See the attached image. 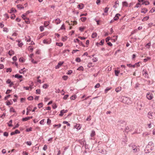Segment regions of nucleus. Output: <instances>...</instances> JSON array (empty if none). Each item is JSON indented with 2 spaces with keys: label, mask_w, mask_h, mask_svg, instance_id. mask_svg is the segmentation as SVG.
<instances>
[{
  "label": "nucleus",
  "mask_w": 155,
  "mask_h": 155,
  "mask_svg": "<svg viewBox=\"0 0 155 155\" xmlns=\"http://www.w3.org/2000/svg\"><path fill=\"white\" fill-rule=\"evenodd\" d=\"M122 102L123 103L129 104L130 103V100L127 97H124V98L122 100Z\"/></svg>",
  "instance_id": "obj_1"
},
{
  "label": "nucleus",
  "mask_w": 155,
  "mask_h": 155,
  "mask_svg": "<svg viewBox=\"0 0 155 155\" xmlns=\"http://www.w3.org/2000/svg\"><path fill=\"white\" fill-rule=\"evenodd\" d=\"M147 97L149 100H151L153 98V94L150 92L148 93L147 94Z\"/></svg>",
  "instance_id": "obj_2"
},
{
  "label": "nucleus",
  "mask_w": 155,
  "mask_h": 155,
  "mask_svg": "<svg viewBox=\"0 0 155 155\" xmlns=\"http://www.w3.org/2000/svg\"><path fill=\"white\" fill-rule=\"evenodd\" d=\"M4 25L1 23V28H2L3 31L5 33H7L8 31V29L5 27H4Z\"/></svg>",
  "instance_id": "obj_3"
},
{
  "label": "nucleus",
  "mask_w": 155,
  "mask_h": 155,
  "mask_svg": "<svg viewBox=\"0 0 155 155\" xmlns=\"http://www.w3.org/2000/svg\"><path fill=\"white\" fill-rule=\"evenodd\" d=\"M81 127V126L79 124H76L74 126V128H76L78 130H80Z\"/></svg>",
  "instance_id": "obj_4"
},
{
  "label": "nucleus",
  "mask_w": 155,
  "mask_h": 155,
  "mask_svg": "<svg viewBox=\"0 0 155 155\" xmlns=\"http://www.w3.org/2000/svg\"><path fill=\"white\" fill-rule=\"evenodd\" d=\"M148 10L146 8H141V12L145 14L148 11Z\"/></svg>",
  "instance_id": "obj_5"
},
{
  "label": "nucleus",
  "mask_w": 155,
  "mask_h": 155,
  "mask_svg": "<svg viewBox=\"0 0 155 155\" xmlns=\"http://www.w3.org/2000/svg\"><path fill=\"white\" fill-rule=\"evenodd\" d=\"M51 40L45 39L43 40V42L45 44H49L51 42Z\"/></svg>",
  "instance_id": "obj_6"
},
{
  "label": "nucleus",
  "mask_w": 155,
  "mask_h": 155,
  "mask_svg": "<svg viewBox=\"0 0 155 155\" xmlns=\"http://www.w3.org/2000/svg\"><path fill=\"white\" fill-rule=\"evenodd\" d=\"M153 113L151 111L149 112L147 114V116L150 119L153 118Z\"/></svg>",
  "instance_id": "obj_7"
},
{
  "label": "nucleus",
  "mask_w": 155,
  "mask_h": 155,
  "mask_svg": "<svg viewBox=\"0 0 155 155\" xmlns=\"http://www.w3.org/2000/svg\"><path fill=\"white\" fill-rule=\"evenodd\" d=\"M132 147L134 152L136 153L139 150V149L137 148V147H136L135 145L133 146Z\"/></svg>",
  "instance_id": "obj_8"
},
{
  "label": "nucleus",
  "mask_w": 155,
  "mask_h": 155,
  "mask_svg": "<svg viewBox=\"0 0 155 155\" xmlns=\"http://www.w3.org/2000/svg\"><path fill=\"white\" fill-rule=\"evenodd\" d=\"M64 63V62L60 61L58 63V64L56 66L55 68H59L60 67V66Z\"/></svg>",
  "instance_id": "obj_9"
},
{
  "label": "nucleus",
  "mask_w": 155,
  "mask_h": 155,
  "mask_svg": "<svg viewBox=\"0 0 155 155\" xmlns=\"http://www.w3.org/2000/svg\"><path fill=\"white\" fill-rule=\"evenodd\" d=\"M67 111H68L67 110H61V111L60 112V113L59 114V115L60 116H62L64 114V113L67 112Z\"/></svg>",
  "instance_id": "obj_10"
},
{
  "label": "nucleus",
  "mask_w": 155,
  "mask_h": 155,
  "mask_svg": "<svg viewBox=\"0 0 155 155\" xmlns=\"http://www.w3.org/2000/svg\"><path fill=\"white\" fill-rule=\"evenodd\" d=\"M32 118V117H26L25 118H23L22 119V120L24 121H26L29 120Z\"/></svg>",
  "instance_id": "obj_11"
},
{
  "label": "nucleus",
  "mask_w": 155,
  "mask_h": 155,
  "mask_svg": "<svg viewBox=\"0 0 155 155\" xmlns=\"http://www.w3.org/2000/svg\"><path fill=\"white\" fill-rule=\"evenodd\" d=\"M120 16V15L119 14H117L115 17L114 18V21L117 20L119 18V16Z\"/></svg>",
  "instance_id": "obj_12"
},
{
  "label": "nucleus",
  "mask_w": 155,
  "mask_h": 155,
  "mask_svg": "<svg viewBox=\"0 0 155 155\" xmlns=\"http://www.w3.org/2000/svg\"><path fill=\"white\" fill-rule=\"evenodd\" d=\"M150 4L149 2L148 1H145L144 0L143 2L142 3V5L144 4L145 5H149Z\"/></svg>",
  "instance_id": "obj_13"
},
{
  "label": "nucleus",
  "mask_w": 155,
  "mask_h": 155,
  "mask_svg": "<svg viewBox=\"0 0 155 155\" xmlns=\"http://www.w3.org/2000/svg\"><path fill=\"white\" fill-rule=\"evenodd\" d=\"M84 6V4L81 3L78 5V7L80 9H82L83 8Z\"/></svg>",
  "instance_id": "obj_14"
},
{
  "label": "nucleus",
  "mask_w": 155,
  "mask_h": 155,
  "mask_svg": "<svg viewBox=\"0 0 155 155\" xmlns=\"http://www.w3.org/2000/svg\"><path fill=\"white\" fill-rule=\"evenodd\" d=\"M122 88L121 87H119L116 88L115 89V91L116 92H118L121 91Z\"/></svg>",
  "instance_id": "obj_15"
},
{
  "label": "nucleus",
  "mask_w": 155,
  "mask_h": 155,
  "mask_svg": "<svg viewBox=\"0 0 155 155\" xmlns=\"http://www.w3.org/2000/svg\"><path fill=\"white\" fill-rule=\"evenodd\" d=\"M122 5L124 7H127L128 6V4L126 2H122Z\"/></svg>",
  "instance_id": "obj_16"
},
{
  "label": "nucleus",
  "mask_w": 155,
  "mask_h": 155,
  "mask_svg": "<svg viewBox=\"0 0 155 155\" xmlns=\"http://www.w3.org/2000/svg\"><path fill=\"white\" fill-rule=\"evenodd\" d=\"M15 78H22V75H20L18 74H16L15 75Z\"/></svg>",
  "instance_id": "obj_17"
},
{
  "label": "nucleus",
  "mask_w": 155,
  "mask_h": 155,
  "mask_svg": "<svg viewBox=\"0 0 155 155\" xmlns=\"http://www.w3.org/2000/svg\"><path fill=\"white\" fill-rule=\"evenodd\" d=\"M55 23L58 25L61 22V20L59 19H57L55 20Z\"/></svg>",
  "instance_id": "obj_18"
},
{
  "label": "nucleus",
  "mask_w": 155,
  "mask_h": 155,
  "mask_svg": "<svg viewBox=\"0 0 155 155\" xmlns=\"http://www.w3.org/2000/svg\"><path fill=\"white\" fill-rule=\"evenodd\" d=\"M14 53V51L12 50H11L9 51L8 52V54L10 56H11Z\"/></svg>",
  "instance_id": "obj_19"
},
{
  "label": "nucleus",
  "mask_w": 155,
  "mask_h": 155,
  "mask_svg": "<svg viewBox=\"0 0 155 155\" xmlns=\"http://www.w3.org/2000/svg\"><path fill=\"white\" fill-rule=\"evenodd\" d=\"M141 5V4L140 3H137L135 6V8H138L140 7Z\"/></svg>",
  "instance_id": "obj_20"
},
{
  "label": "nucleus",
  "mask_w": 155,
  "mask_h": 155,
  "mask_svg": "<svg viewBox=\"0 0 155 155\" xmlns=\"http://www.w3.org/2000/svg\"><path fill=\"white\" fill-rule=\"evenodd\" d=\"M19 61L20 62L23 63L25 61V60L23 58H21L19 59Z\"/></svg>",
  "instance_id": "obj_21"
},
{
  "label": "nucleus",
  "mask_w": 155,
  "mask_h": 155,
  "mask_svg": "<svg viewBox=\"0 0 155 155\" xmlns=\"http://www.w3.org/2000/svg\"><path fill=\"white\" fill-rule=\"evenodd\" d=\"M43 88H47L48 87V85L47 84H45L43 85Z\"/></svg>",
  "instance_id": "obj_22"
},
{
  "label": "nucleus",
  "mask_w": 155,
  "mask_h": 155,
  "mask_svg": "<svg viewBox=\"0 0 155 155\" xmlns=\"http://www.w3.org/2000/svg\"><path fill=\"white\" fill-rule=\"evenodd\" d=\"M149 17L148 16H146L145 17H144L143 18V19L142 20V21H143L145 20H148L149 19Z\"/></svg>",
  "instance_id": "obj_23"
},
{
  "label": "nucleus",
  "mask_w": 155,
  "mask_h": 155,
  "mask_svg": "<svg viewBox=\"0 0 155 155\" xmlns=\"http://www.w3.org/2000/svg\"><path fill=\"white\" fill-rule=\"evenodd\" d=\"M76 98V95H74L72 96H71V97L70 99L71 100H75Z\"/></svg>",
  "instance_id": "obj_24"
},
{
  "label": "nucleus",
  "mask_w": 155,
  "mask_h": 155,
  "mask_svg": "<svg viewBox=\"0 0 155 155\" xmlns=\"http://www.w3.org/2000/svg\"><path fill=\"white\" fill-rule=\"evenodd\" d=\"M97 34L96 33H93L92 35V38H96L97 37Z\"/></svg>",
  "instance_id": "obj_25"
},
{
  "label": "nucleus",
  "mask_w": 155,
  "mask_h": 155,
  "mask_svg": "<svg viewBox=\"0 0 155 155\" xmlns=\"http://www.w3.org/2000/svg\"><path fill=\"white\" fill-rule=\"evenodd\" d=\"M95 135V133L94 131L92 130L91 133V137H94Z\"/></svg>",
  "instance_id": "obj_26"
},
{
  "label": "nucleus",
  "mask_w": 155,
  "mask_h": 155,
  "mask_svg": "<svg viewBox=\"0 0 155 155\" xmlns=\"http://www.w3.org/2000/svg\"><path fill=\"white\" fill-rule=\"evenodd\" d=\"M120 71L118 70H115V74L116 76H118V74L120 73Z\"/></svg>",
  "instance_id": "obj_27"
},
{
  "label": "nucleus",
  "mask_w": 155,
  "mask_h": 155,
  "mask_svg": "<svg viewBox=\"0 0 155 155\" xmlns=\"http://www.w3.org/2000/svg\"><path fill=\"white\" fill-rule=\"evenodd\" d=\"M17 6L18 8H19L21 9L24 8V7L22 5H21L20 4L17 5Z\"/></svg>",
  "instance_id": "obj_28"
},
{
  "label": "nucleus",
  "mask_w": 155,
  "mask_h": 155,
  "mask_svg": "<svg viewBox=\"0 0 155 155\" xmlns=\"http://www.w3.org/2000/svg\"><path fill=\"white\" fill-rule=\"evenodd\" d=\"M33 48L31 46H29L28 48V50L30 51H31V52H32L33 51Z\"/></svg>",
  "instance_id": "obj_29"
},
{
  "label": "nucleus",
  "mask_w": 155,
  "mask_h": 155,
  "mask_svg": "<svg viewBox=\"0 0 155 155\" xmlns=\"http://www.w3.org/2000/svg\"><path fill=\"white\" fill-rule=\"evenodd\" d=\"M53 126L54 127H57L58 128L61 127V125L60 124H58V125L54 124V125Z\"/></svg>",
  "instance_id": "obj_30"
},
{
  "label": "nucleus",
  "mask_w": 155,
  "mask_h": 155,
  "mask_svg": "<svg viewBox=\"0 0 155 155\" xmlns=\"http://www.w3.org/2000/svg\"><path fill=\"white\" fill-rule=\"evenodd\" d=\"M155 11V8L153 7V8L149 11V12L150 13H152L154 12Z\"/></svg>",
  "instance_id": "obj_31"
},
{
  "label": "nucleus",
  "mask_w": 155,
  "mask_h": 155,
  "mask_svg": "<svg viewBox=\"0 0 155 155\" xmlns=\"http://www.w3.org/2000/svg\"><path fill=\"white\" fill-rule=\"evenodd\" d=\"M41 93V91L39 89H37L36 90V93L37 94H40Z\"/></svg>",
  "instance_id": "obj_32"
},
{
  "label": "nucleus",
  "mask_w": 155,
  "mask_h": 155,
  "mask_svg": "<svg viewBox=\"0 0 155 155\" xmlns=\"http://www.w3.org/2000/svg\"><path fill=\"white\" fill-rule=\"evenodd\" d=\"M56 45H57L58 46H60V47L62 46L63 45V43H61L57 42V43H56Z\"/></svg>",
  "instance_id": "obj_33"
},
{
  "label": "nucleus",
  "mask_w": 155,
  "mask_h": 155,
  "mask_svg": "<svg viewBox=\"0 0 155 155\" xmlns=\"http://www.w3.org/2000/svg\"><path fill=\"white\" fill-rule=\"evenodd\" d=\"M86 19H87V18L86 17H81V21L83 22L85 21Z\"/></svg>",
  "instance_id": "obj_34"
},
{
  "label": "nucleus",
  "mask_w": 155,
  "mask_h": 155,
  "mask_svg": "<svg viewBox=\"0 0 155 155\" xmlns=\"http://www.w3.org/2000/svg\"><path fill=\"white\" fill-rule=\"evenodd\" d=\"M43 106V104L42 103H40L38 104V107L39 108L42 107Z\"/></svg>",
  "instance_id": "obj_35"
},
{
  "label": "nucleus",
  "mask_w": 155,
  "mask_h": 155,
  "mask_svg": "<svg viewBox=\"0 0 155 155\" xmlns=\"http://www.w3.org/2000/svg\"><path fill=\"white\" fill-rule=\"evenodd\" d=\"M16 10L15 9L13 8H12L10 10V13H14L16 12Z\"/></svg>",
  "instance_id": "obj_36"
},
{
  "label": "nucleus",
  "mask_w": 155,
  "mask_h": 155,
  "mask_svg": "<svg viewBox=\"0 0 155 155\" xmlns=\"http://www.w3.org/2000/svg\"><path fill=\"white\" fill-rule=\"evenodd\" d=\"M150 42H149L146 45H145V47L147 48H149L150 46Z\"/></svg>",
  "instance_id": "obj_37"
},
{
  "label": "nucleus",
  "mask_w": 155,
  "mask_h": 155,
  "mask_svg": "<svg viewBox=\"0 0 155 155\" xmlns=\"http://www.w3.org/2000/svg\"><path fill=\"white\" fill-rule=\"evenodd\" d=\"M84 70V68L82 66H81L80 67H79L77 69V70H82V71H83V70Z\"/></svg>",
  "instance_id": "obj_38"
},
{
  "label": "nucleus",
  "mask_w": 155,
  "mask_h": 155,
  "mask_svg": "<svg viewBox=\"0 0 155 155\" xmlns=\"http://www.w3.org/2000/svg\"><path fill=\"white\" fill-rule=\"evenodd\" d=\"M63 123L64 124H66L68 126H70V124L67 121H63Z\"/></svg>",
  "instance_id": "obj_39"
},
{
  "label": "nucleus",
  "mask_w": 155,
  "mask_h": 155,
  "mask_svg": "<svg viewBox=\"0 0 155 155\" xmlns=\"http://www.w3.org/2000/svg\"><path fill=\"white\" fill-rule=\"evenodd\" d=\"M60 29L61 30H65V26L63 24L62 26H61Z\"/></svg>",
  "instance_id": "obj_40"
},
{
  "label": "nucleus",
  "mask_w": 155,
  "mask_h": 155,
  "mask_svg": "<svg viewBox=\"0 0 155 155\" xmlns=\"http://www.w3.org/2000/svg\"><path fill=\"white\" fill-rule=\"evenodd\" d=\"M44 29V28L43 26H41L40 27V29L41 31H43Z\"/></svg>",
  "instance_id": "obj_41"
},
{
  "label": "nucleus",
  "mask_w": 155,
  "mask_h": 155,
  "mask_svg": "<svg viewBox=\"0 0 155 155\" xmlns=\"http://www.w3.org/2000/svg\"><path fill=\"white\" fill-rule=\"evenodd\" d=\"M84 27H80L79 28V30L80 31H81L82 32L85 29Z\"/></svg>",
  "instance_id": "obj_42"
},
{
  "label": "nucleus",
  "mask_w": 155,
  "mask_h": 155,
  "mask_svg": "<svg viewBox=\"0 0 155 155\" xmlns=\"http://www.w3.org/2000/svg\"><path fill=\"white\" fill-rule=\"evenodd\" d=\"M109 8L107 7L105 8L104 10V12L105 13H107V12Z\"/></svg>",
  "instance_id": "obj_43"
},
{
  "label": "nucleus",
  "mask_w": 155,
  "mask_h": 155,
  "mask_svg": "<svg viewBox=\"0 0 155 155\" xmlns=\"http://www.w3.org/2000/svg\"><path fill=\"white\" fill-rule=\"evenodd\" d=\"M67 37H66V36H64V37H63L62 38V40L63 41H65L67 40Z\"/></svg>",
  "instance_id": "obj_44"
},
{
  "label": "nucleus",
  "mask_w": 155,
  "mask_h": 155,
  "mask_svg": "<svg viewBox=\"0 0 155 155\" xmlns=\"http://www.w3.org/2000/svg\"><path fill=\"white\" fill-rule=\"evenodd\" d=\"M150 134L147 132H145L143 134V136H147L148 135H149Z\"/></svg>",
  "instance_id": "obj_45"
},
{
  "label": "nucleus",
  "mask_w": 155,
  "mask_h": 155,
  "mask_svg": "<svg viewBox=\"0 0 155 155\" xmlns=\"http://www.w3.org/2000/svg\"><path fill=\"white\" fill-rule=\"evenodd\" d=\"M104 40H102L100 42L99 44L100 45H102L104 43Z\"/></svg>",
  "instance_id": "obj_46"
},
{
  "label": "nucleus",
  "mask_w": 155,
  "mask_h": 155,
  "mask_svg": "<svg viewBox=\"0 0 155 155\" xmlns=\"http://www.w3.org/2000/svg\"><path fill=\"white\" fill-rule=\"evenodd\" d=\"M31 107H32V106H29L27 108V110H28L29 111H31Z\"/></svg>",
  "instance_id": "obj_47"
},
{
  "label": "nucleus",
  "mask_w": 155,
  "mask_h": 155,
  "mask_svg": "<svg viewBox=\"0 0 155 155\" xmlns=\"http://www.w3.org/2000/svg\"><path fill=\"white\" fill-rule=\"evenodd\" d=\"M25 143L29 146H30L31 145V141H27Z\"/></svg>",
  "instance_id": "obj_48"
},
{
  "label": "nucleus",
  "mask_w": 155,
  "mask_h": 155,
  "mask_svg": "<svg viewBox=\"0 0 155 155\" xmlns=\"http://www.w3.org/2000/svg\"><path fill=\"white\" fill-rule=\"evenodd\" d=\"M62 78L64 80H66L67 79L68 77L67 76H63L62 77Z\"/></svg>",
  "instance_id": "obj_49"
},
{
  "label": "nucleus",
  "mask_w": 155,
  "mask_h": 155,
  "mask_svg": "<svg viewBox=\"0 0 155 155\" xmlns=\"http://www.w3.org/2000/svg\"><path fill=\"white\" fill-rule=\"evenodd\" d=\"M51 122V120L49 119H48L47 120V124L49 125L50 124Z\"/></svg>",
  "instance_id": "obj_50"
},
{
  "label": "nucleus",
  "mask_w": 155,
  "mask_h": 155,
  "mask_svg": "<svg viewBox=\"0 0 155 155\" xmlns=\"http://www.w3.org/2000/svg\"><path fill=\"white\" fill-rule=\"evenodd\" d=\"M100 84L97 83L95 86L94 87L95 88H98V87H100Z\"/></svg>",
  "instance_id": "obj_51"
},
{
  "label": "nucleus",
  "mask_w": 155,
  "mask_h": 155,
  "mask_svg": "<svg viewBox=\"0 0 155 155\" xmlns=\"http://www.w3.org/2000/svg\"><path fill=\"white\" fill-rule=\"evenodd\" d=\"M45 119H43L41 120L40 122V124L42 125H43L44 124Z\"/></svg>",
  "instance_id": "obj_52"
},
{
  "label": "nucleus",
  "mask_w": 155,
  "mask_h": 155,
  "mask_svg": "<svg viewBox=\"0 0 155 155\" xmlns=\"http://www.w3.org/2000/svg\"><path fill=\"white\" fill-rule=\"evenodd\" d=\"M78 43H79V44L80 45H81L83 47H85L84 45V44H83L82 42L81 41H79L78 42Z\"/></svg>",
  "instance_id": "obj_53"
},
{
  "label": "nucleus",
  "mask_w": 155,
  "mask_h": 155,
  "mask_svg": "<svg viewBox=\"0 0 155 155\" xmlns=\"http://www.w3.org/2000/svg\"><path fill=\"white\" fill-rule=\"evenodd\" d=\"M15 17V15L14 14H12L10 17L12 19H14Z\"/></svg>",
  "instance_id": "obj_54"
},
{
  "label": "nucleus",
  "mask_w": 155,
  "mask_h": 155,
  "mask_svg": "<svg viewBox=\"0 0 155 155\" xmlns=\"http://www.w3.org/2000/svg\"><path fill=\"white\" fill-rule=\"evenodd\" d=\"M23 155H28V152H26L25 151H23L22 153Z\"/></svg>",
  "instance_id": "obj_55"
},
{
  "label": "nucleus",
  "mask_w": 155,
  "mask_h": 155,
  "mask_svg": "<svg viewBox=\"0 0 155 155\" xmlns=\"http://www.w3.org/2000/svg\"><path fill=\"white\" fill-rule=\"evenodd\" d=\"M68 97H69L68 95V94L66 95H65L64 96V97H63V99L64 100H66Z\"/></svg>",
  "instance_id": "obj_56"
},
{
  "label": "nucleus",
  "mask_w": 155,
  "mask_h": 155,
  "mask_svg": "<svg viewBox=\"0 0 155 155\" xmlns=\"http://www.w3.org/2000/svg\"><path fill=\"white\" fill-rule=\"evenodd\" d=\"M76 61L78 62H80L81 61L80 58H77L75 60Z\"/></svg>",
  "instance_id": "obj_57"
},
{
  "label": "nucleus",
  "mask_w": 155,
  "mask_h": 155,
  "mask_svg": "<svg viewBox=\"0 0 155 155\" xmlns=\"http://www.w3.org/2000/svg\"><path fill=\"white\" fill-rule=\"evenodd\" d=\"M31 61L32 63H33L34 64H36L37 63V62L34 61V59H31Z\"/></svg>",
  "instance_id": "obj_58"
},
{
  "label": "nucleus",
  "mask_w": 155,
  "mask_h": 155,
  "mask_svg": "<svg viewBox=\"0 0 155 155\" xmlns=\"http://www.w3.org/2000/svg\"><path fill=\"white\" fill-rule=\"evenodd\" d=\"M150 57H148L146 58H145L144 59V61L145 62H146V61L150 60Z\"/></svg>",
  "instance_id": "obj_59"
},
{
  "label": "nucleus",
  "mask_w": 155,
  "mask_h": 155,
  "mask_svg": "<svg viewBox=\"0 0 155 155\" xmlns=\"http://www.w3.org/2000/svg\"><path fill=\"white\" fill-rule=\"evenodd\" d=\"M52 107L54 109H55L57 107V106L55 104H54L52 105Z\"/></svg>",
  "instance_id": "obj_60"
},
{
  "label": "nucleus",
  "mask_w": 155,
  "mask_h": 155,
  "mask_svg": "<svg viewBox=\"0 0 155 155\" xmlns=\"http://www.w3.org/2000/svg\"><path fill=\"white\" fill-rule=\"evenodd\" d=\"M44 36V35L42 34H41V35H40L39 36H38V39H40L41 38H42Z\"/></svg>",
  "instance_id": "obj_61"
},
{
  "label": "nucleus",
  "mask_w": 155,
  "mask_h": 155,
  "mask_svg": "<svg viewBox=\"0 0 155 155\" xmlns=\"http://www.w3.org/2000/svg\"><path fill=\"white\" fill-rule=\"evenodd\" d=\"M47 149V146L45 145L44 146L43 148V150H46Z\"/></svg>",
  "instance_id": "obj_62"
},
{
  "label": "nucleus",
  "mask_w": 155,
  "mask_h": 155,
  "mask_svg": "<svg viewBox=\"0 0 155 155\" xmlns=\"http://www.w3.org/2000/svg\"><path fill=\"white\" fill-rule=\"evenodd\" d=\"M23 45V44L22 43H20V42H19L18 43V45L19 47H21Z\"/></svg>",
  "instance_id": "obj_63"
},
{
  "label": "nucleus",
  "mask_w": 155,
  "mask_h": 155,
  "mask_svg": "<svg viewBox=\"0 0 155 155\" xmlns=\"http://www.w3.org/2000/svg\"><path fill=\"white\" fill-rule=\"evenodd\" d=\"M15 134H19L20 133V131L18 130H16L15 131Z\"/></svg>",
  "instance_id": "obj_64"
}]
</instances>
